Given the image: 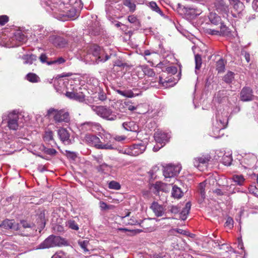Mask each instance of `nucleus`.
<instances>
[{
    "label": "nucleus",
    "mask_w": 258,
    "mask_h": 258,
    "mask_svg": "<svg viewBox=\"0 0 258 258\" xmlns=\"http://www.w3.org/2000/svg\"><path fill=\"white\" fill-rule=\"evenodd\" d=\"M155 140L157 143L160 144H163L161 147L154 146V151H157L161 147H163L166 143L168 142L170 138V135L168 133H166L162 131H157L154 134Z\"/></svg>",
    "instance_id": "423d86ee"
},
{
    "label": "nucleus",
    "mask_w": 258,
    "mask_h": 258,
    "mask_svg": "<svg viewBox=\"0 0 258 258\" xmlns=\"http://www.w3.org/2000/svg\"><path fill=\"white\" fill-rule=\"evenodd\" d=\"M98 98L101 101H104L106 99V95L104 93L100 92L98 93Z\"/></svg>",
    "instance_id": "6e6d98bb"
},
{
    "label": "nucleus",
    "mask_w": 258,
    "mask_h": 258,
    "mask_svg": "<svg viewBox=\"0 0 258 258\" xmlns=\"http://www.w3.org/2000/svg\"><path fill=\"white\" fill-rule=\"evenodd\" d=\"M57 134L60 141L64 144L69 145L71 143L70 135L66 128H60L57 131Z\"/></svg>",
    "instance_id": "f8f14e48"
},
{
    "label": "nucleus",
    "mask_w": 258,
    "mask_h": 258,
    "mask_svg": "<svg viewBox=\"0 0 258 258\" xmlns=\"http://www.w3.org/2000/svg\"><path fill=\"white\" fill-rule=\"evenodd\" d=\"M209 18L211 23L215 25L222 23L221 17L215 13H211Z\"/></svg>",
    "instance_id": "b1692460"
},
{
    "label": "nucleus",
    "mask_w": 258,
    "mask_h": 258,
    "mask_svg": "<svg viewBox=\"0 0 258 258\" xmlns=\"http://www.w3.org/2000/svg\"><path fill=\"white\" fill-rule=\"evenodd\" d=\"M100 207L102 210H108L109 209V206L107 205L104 202H100Z\"/></svg>",
    "instance_id": "bf43d9fd"
},
{
    "label": "nucleus",
    "mask_w": 258,
    "mask_h": 258,
    "mask_svg": "<svg viewBox=\"0 0 258 258\" xmlns=\"http://www.w3.org/2000/svg\"><path fill=\"white\" fill-rule=\"evenodd\" d=\"M0 226L6 229H12L16 230L18 228L17 223L14 220L6 219L1 223Z\"/></svg>",
    "instance_id": "f3484780"
},
{
    "label": "nucleus",
    "mask_w": 258,
    "mask_h": 258,
    "mask_svg": "<svg viewBox=\"0 0 258 258\" xmlns=\"http://www.w3.org/2000/svg\"><path fill=\"white\" fill-rule=\"evenodd\" d=\"M46 116H52L55 122L69 123L70 121V113L64 109H56L54 108H49L47 112Z\"/></svg>",
    "instance_id": "f03ea898"
},
{
    "label": "nucleus",
    "mask_w": 258,
    "mask_h": 258,
    "mask_svg": "<svg viewBox=\"0 0 258 258\" xmlns=\"http://www.w3.org/2000/svg\"><path fill=\"white\" fill-rule=\"evenodd\" d=\"M229 1L238 14L241 13L244 10V6L240 0H229Z\"/></svg>",
    "instance_id": "a211bd4d"
},
{
    "label": "nucleus",
    "mask_w": 258,
    "mask_h": 258,
    "mask_svg": "<svg viewBox=\"0 0 258 258\" xmlns=\"http://www.w3.org/2000/svg\"><path fill=\"white\" fill-rule=\"evenodd\" d=\"M232 179L234 182L239 185H241L244 181V178L241 175H234L232 177Z\"/></svg>",
    "instance_id": "473e14b6"
},
{
    "label": "nucleus",
    "mask_w": 258,
    "mask_h": 258,
    "mask_svg": "<svg viewBox=\"0 0 258 258\" xmlns=\"http://www.w3.org/2000/svg\"><path fill=\"white\" fill-rule=\"evenodd\" d=\"M104 50L97 45H92L88 51V53L85 56V59L90 63H98L100 62H105L110 58V56L106 54L105 58Z\"/></svg>",
    "instance_id": "f257e3e1"
},
{
    "label": "nucleus",
    "mask_w": 258,
    "mask_h": 258,
    "mask_svg": "<svg viewBox=\"0 0 258 258\" xmlns=\"http://www.w3.org/2000/svg\"><path fill=\"white\" fill-rule=\"evenodd\" d=\"M65 95L70 99H74L80 102H83L85 100V95L82 92L67 91Z\"/></svg>",
    "instance_id": "2eb2a0df"
},
{
    "label": "nucleus",
    "mask_w": 258,
    "mask_h": 258,
    "mask_svg": "<svg viewBox=\"0 0 258 258\" xmlns=\"http://www.w3.org/2000/svg\"><path fill=\"white\" fill-rule=\"evenodd\" d=\"M217 119H219L220 122L222 125L221 126V128H224L226 127V126L228 123V119H226L225 120H224L222 121L220 119L219 115H218L217 116Z\"/></svg>",
    "instance_id": "13d9d810"
},
{
    "label": "nucleus",
    "mask_w": 258,
    "mask_h": 258,
    "mask_svg": "<svg viewBox=\"0 0 258 258\" xmlns=\"http://www.w3.org/2000/svg\"><path fill=\"white\" fill-rule=\"evenodd\" d=\"M225 63L223 59L220 58L216 62V70L219 73H222L225 70Z\"/></svg>",
    "instance_id": "c756f323"
},
{
    "label": "nucleus",
    "mask_w": 258,
    "mask_h": 258,
    "mask_svg": "<svg viewBox=\"0 0 258 258\" xmlns=\"http://www.w3.org/2000/svg\"><path fill=\"white\" fill-rule=\"evenodd\" d=\"M196 70H200L202 64V59L201 55L197 54L195 56Z\"/></svg>",
    "instance_id": "e433bc0d"
},
{
    "label": "nucleus",
    "mask_w": 258,
    "mask_h": 258,
    "mask_svg": "<svg viewBox=\"0 0 258 258\" xmlns=\"http://www.w3.org/2000/svg\"><path fill=\"white\" fill-rule=\"evenodd\" d=\"M92 110L98 116L108 120L113 121L117 118V116L112 110L106 106L91 105Z\"/></svg>",
    "instance_id": "7ed1b4c3"
},
{
    "label": "nucleus",
    "mask_w": 258,
    "mask_h": 258,
    "mask_svg": "<svg viewBox=\"0 0 258 258\" xmlns=\"http://www.w3.org/2000/svg\"><path fill=\"white\" fill-rule=\"evenodd\" d=\"M79 244L81 247L84 249L85 251H88L89 250L87 249V247L89 244V241L88 240H83L79 241Z\"/></svg>",
    "instance_id": "49530a36"
},
{
    "label": "nucleus",
    "mask_w": 258,
    "mask_h": 258,
    "mask_svg": "<svg viewBox=\"0 0 258 258\" xmlns=\"http://www.w3.org/2000/svg\"><path fill=\"white\" fill-rule=\"evenodd\" d=\"M85 141L90 146L97 149L114 150L115 148L108 143L103 144L100 139L95 135L86 134L84 137Z\"/></svg>",
    "instance_id": "20e7f679"
},
{
    "label": "nucleus",
    "mask_w": 258,
    "mask_h": 258,
    "mask_svg": "<svg viewBox=\"0 0 258 258\" xmlns=\"http://www.w3.org/2000/svg\"><path fill=\"white\" fill-rule=\"evenodd\" d=\"M115 149H117V148H115ZM117 150L119 151V153L128 155L131 156V150H130V147H124V148H120V149H117Z\"/></svg>",
    "instance_id": "a18cd8bd"
},
{
    "label": "nucleus",
    "mask_w": 258,
    "mask_h": 258,
    "mask_svg": "<svg viewBox=\"0 0 258 258\" xmlns=\"http://www.w3.org/2000/svg\"><path fill=\"white\" fill-rule=\"evenodd\" d=\"M42 151L46 154L53 156L55 155L56 153V151L55 149L53 148H47L44 146H43L42 147Z\"/></svg>",
    "instance_id": "58836bf2"
},
{
    "label": "nucleus",
    "mask_w": 258,
    "mask_h": 258,
    "mask_svg": "<svg viewBox=\"0 0 258 258\" xmlns=\"http://www.w3.org/2000/svg\"><path fill=\"white\" fill-rule=\"evenodd\" d=\"M128 20L132 24H136L137 25H139V20L134 15L129 16L128 17Z\"/></svg>",
    "instance_id": "de8ad7c7"
},
{
    "label": "nucleus",
    "mask_w": 258,
    "mask_h": 258,
    "mask_svg": "<svg viewBox=\"0 0 258 258\" xmlns=\"http://www.w3.org/2000/svg\"><path fill=\"white\" fill-rule=\"evenodd\" d=\"M181 166L169 164L163 170V175L166 178H171L177 176L181 170Z\"/></svg>",
    "instance_id": "0eeeda50"
},
{
    "label": "nucleus",
    "mask_w": 258,
    "mask_h": 258,
    "mask_svg": "<svg viewBox=\"0 0 258 258\" xmlns=\"http://www.w3.org/2000/svg\"><path fill=\"white\" fill-rule=\"evenodd\" d=\"M206 33L210 35H219V33L218 30L212 29H208L206 30Z\"/></svg>",
    "instance_id": "603ef678"
},
{
    "label": "nucleus",
    "mask_w": 258,
    "mask_h": 258,
    "mask_svg": "<svg viewBox=\"0 0 258 258\" xmlns=\"http://www.w3.org/2000/svg\"><path fill=\"white\" fill-rule=\"evenodd\" d=\"M228 95V91L227 90H220L215 94L214 97L215 100L219 103H223L226 101Z\"/></svg>",
    "instance_id": "dca6fc26"
},
{
    "label": "nucleus",
    "mask_w": 258,
    "mask_h": 258,
    "mask_svg": "<svg viewBox=\"0 0 258 258\" xmlns=\"http://www.w3.org/2000/svg\"><path fill=\"white\" fill-rule=\"evenodd\" d=\"M220 30L219 31V35L228 36L230 35V29L223 23L220 25Z\"/></svg>",
    "instance_id": "c85d7f7f"
},
{
    "label": "nucleus",
    "mask_w": 258,
    "mask_h": 258,
    "mask_svg": "<svg viewBox=\"0 0 258 258\" xmlns=\"http://www.w3.org/2000/svg\"><path fill=\"white\" fill-rule=\"evenodd\" d=\"M49 40L54 46L59 48L64 47L67 44V41L65 39L60 36H50L49 37Z\"/></svg>",
    "instance_id": "ddd939ff"
},
{
    "label": "nucleus",
    "mask_w": 258,
    "mask_h": 258,
    "mask_svg": "<svg viewBox=\"0 0 258 258\" xmlns=\"http://www.w3.org/2000/svg\"><path fill=\"white\" fill-rule=\"evenodd\" d=\"M134 96V93L131 90L125 91L124 97L132 98Z\"/></svg>",
    "instance_id": "680f3d73"
},
{
    "label": "nucleus",
    "mask_w": 258,
    "mask_h": 258,
    "mask_svg": "<svg viewBox=\"0 0 258 258\" xmlns=\"http://www.w3.org/2000/svg\"><path fill=\"white\" fill-rule=\"evenodd\" d=\"M146 147L143 143L134 144L130 146L131 156H137L142 154L146 150Z\"/></svg>",
    "instance_id": "9b49d317"
},
{
    "label": "nucleus",
    "mask_w": 258,
    "mask_h": 258,
    "mask_svg": "<svg viewBox=\"0 0 258 258\" xmlns=\"http://www.w3.org/2000/svg\"><path fill=\"white\" fill-rule=\"evenodd\" d=\"M66 225L70 228L78 230L79 229V226L77 223L73 219H71L67 222Z\"/></svg>",
    "instance_id": "2f4dec72"
},
{
    "label": "nucleus",
    "mask_w": 258,
    "mask_h": 258,
    "mask_svg": "<svg viewBox=\"0 0 258 258\" xmlns=\"http://www.w3.org/2000/svg\"><path fill=\"white\" fill-rule=\"evenodd\" d=\"M149 7L151 9L159 14L161 16H163V12L160 10V9L158 7L157 4L154 2H151L149 3Z\"/></svg>",
    "instance_id": "c9c22d12"
},
{
    "label": "nucleus",
    "mask_w": 258,
    "mask_h": 258,
    "mask_svg": "<svg viewBox=\"0 0 258 258\" xmlns=\"http://www.w3.org/2000/svg\"><path fill=\"white\" fill-rule=\"evenodd\" d=\"M233 219L230 217H227V218L226 219V221L225 223V226L231 227L233 226Z\"/></svg>",
    "instance_id": "8fccbe9b"
},
{
    "label": "nucleus",
    "mask_w": 258,
    "mask_h": 258,
    "mask_svg": "<svg viewBox=\"0 0 258 258\" xmlns=\"http://www.w3.org/2000/svg\"><path fill=\"white\" fill-rule=\"evenodd\" d=\"M114 66H116L120 67H124L127 66V64L125 63H123L121 61L118 60L115 62Z\"/></svg>",
    "instance_id": "69168bd1"
},
{
    "label": "nucleus",
    "mask_w": 258,
    "mask_h": 258,
    "mask_svg": "<svg viewBox=\"0 0 258 258\" xmlns=\"http://www.w3.org/2000/svg\"><path fill=\"white\" fill-rule=\"evenodd\" d=\"M145 74L149 77H153L155 75L154 72L151 69H148L145 71Z\"/></svg>",
    "instance_id": "4d7b16f0"
},
{
    "label": "nucleus",
    "mask_w": 258,
    "mask_h": 258,
    "mask_svg": "<svg viewBox=\"0 0 258 258\" xmlns=\"http://www.w3.org/2000/svg\"><path fill=\"white\" fill-rule=\"evenodd\" d=\"M167 213H171L172 214L175 215L178 214L180 211V207L178 206H171L168 207Z\"/></svg>",
    "instance_id": "4c0bfd02"
},
{
    "label": "nucleus",
    "mask_w": 258,
    "mask_h": 258,
    "mask_svg": "<svg viewBox=\"0 0 258 258\" xmlns=\"http://www.w3.org/2000/svg\"><path fill=\"white\" fill-rule=\"evenodd\" d=\"M182 192L180 188L176 185L172 187V196L174 198L179 199L182 196Z\"/></svg>",
    "instance_id": "cd10ccee"
},
{
    "label": "nucleus",
    "mask_w": 258,
    "mask_h": 258,
    "mask_svg": "<svg viewBox=\"0 0 258 258\" xmlns=\"http://www.w3.org/2000/svg\"><path fill=\"white\" fill-rule=\"evenodd\" d=\"M66 153L67 157L69 158H71L73 160H75L77 157V155L74 152H72L69 151H66Z\"/></svg>",
    "instance_id": "864d4df0"
},
{
    "label": "nucleus",
    "mask_w": 258,
    "mask_h": 258,
    "mask_svg": "<svg viewBox=\"0 0 258 258\" xmlns=\"http://www.w3.org/2000/svg\"><path fill=\"white\" fill-rule=\"evenodd\" d=\"M56 9L58 10V11H62L65 12V11L63 10L64 8V3L61 2L58 5V7L56 6L55 7Z\"/></svg>",
    "instance_id": "0e129e2a"
},
{
    "label": "nucleus",
    "mask_w": 258,
    "mask_h": 258,
    "mask_svg": "<svg viewBox=\"0 0 258 258\" xmlns=\"http://www.w3.org/2000/svg\"><path fill=\"white\" fill-rule=\"evenodd\" d=\"M15 38L16 40L19 42H23L26 40L25 36L21 32H16L15 35Z\"/></svg>",
    "instance_id": "a19ab883"
},
{
    "label": "nucleus",
    "mask_w": 258,
    "mask_h": 258,
    "mask_svg": "<svg viewBox=\"0 0 258 258\" xmlns=\"http://www.w3.org/2000/svg\"><path fill=\"white\" fill-rule=\"evenodd\" d=\"M114 139L116 141L121 142L124 140L126 139V137L124 136H116Z\"/></svg>",
    "instance_id": "e2e57ef3"
},
{
    "label": "nucleus",
    "mask_w": 258,
    "mask_h": 258,
    "mask_svg": "<svg viewBox=\"0 0 258 258\" xmlns=\"http://www.w3.org/2000/svg\"><path fill=\"white\" fill-rule=\"evenodd\" d=\"M166 71L168 73L171 74H175L177 72V68L175 67L172 66L167 67L166 68Z\"/></svg>",
    "instance_id": "3c124183"
},
{
    "label": "nucleus",
    "mask_w": 258,
    "mask_h": 258,
    "mask_svg": "<svg viewBox=\"0 0 258 258\" xmlns=\"http://www.w3.org/2000/svg\"><path fill=\"white\" fill-rule=\"evenodd\" d=\"M191 208V204L190 202L186 203L184 208L180 213L179 218L183 220H185L187 218V215L188 214Z\"/></svg>",
    "instance_id": "4be33fe9"
},
{
    "label": "nucleus",
    "mask_w": 258,
    "mask_h": 258,
    "mask_svg": "<svg viewBox=\"0 0 258 258\" xmlns=\"http://www.w3.org/2000/svg\"><path fill=\"white\" fill-rule=\"evenodd\" d=\"M19 115L15 111L9 114L8 116V124L9 127L13 130H16L18 127V120Z\"/></svg>",
    "instance_id": "6e6552de"
},
{
    "label": "nucleus",
    "mask_w": 258,
    "mask_h": 258,
    "mask_svg": "<svg viewBox=\"0 0 258 258\" xmlns=\"http://www.w3.org/2000/svg\"><path fill=\"white\" fill-rule=\"evenodd\" d=\"M177 233L183 234V235H187L188 232L183 230L181 229H176L175 230Z\"/></svg>",
    "instance_id": "774afa93"
},
{
    "label": "nucleus",
    "mask_w": 258,
    "mask_h": 258,
    "mask_svg": "<svg viewBox=\"0 0 258 258\" xmlns=\"http://www.w3.org/2000/svg\"><path fill=\"white\" fill-rule=\"evenodd\" d=\"M217 246H218V247L220 249L223 250L225 251V252L231 251L232 249L231 246H230L229 245H228L226 243H223L221 244L218 243Z\"/></svg>",
    "instance_id": "ea45409f"
},
{
    "label": "nucleus",
    "mask_w": 258,
    "mask_h": 258,
    "mask_svg": "<svg viewBox=\"0 0 258 258\" xmlns=\"http://www.w3.org/2000/svg\"><path fill=\"white\" fill-rule=\"evenodd\" d=\"M18 228L16 230H19L20 232H24L22 229H31V224L27 222L26 221L22 220L19 224H17Z\"/></svg>",
    "instance_id": "bb28decb"
},
{
    "label": "nucleus",
    "mask_w": 258,
    "mask_h": 258,
    "mask_svg": "<svg viewBox=\"0 0 258 258\" xmlns=\"http://www.w3.org/2000/svg\"><path fill=\"white\" fill-rule=\"evenodd\" d=\"M214 8L220 13L227 15L229 7L223 0H216L214 3Z\"/></svg>",
    "instance_id": "1a4fd4ad"
},
{
    "label": "nucleus",
    "mask_w": 258,
    "mask_h": 258,
    "mask_svg": "<svg viewBox=\"0 0 258 258\" xmlns=\"http://www.w3.org/2000/svg\"><path fill=\"white\" fill-rule=\"evenodd\" d=\"M234 73L232 72H228L224 77L223 80L227 84L231 83L234 79Z\"/></svg>",
    "instance_id": "f704fd0d"
},
{
    "label": "nucleus",
    "mask_w": 258,
    "mask_h": 258,
    "mask_svg": "<svg viewBox=\"0 0 258 258\" xmlns=\"http://www.w3.org/2000/svg\"><path fill=\"white\" fill-rule=\"evenodd\" d=\"M108 187L110 189L118 190L120 188V185L115 181H111L108 184Z\"/></svg>",
    "instance_id": "79ce46f5"
},
{
    "label": "nucleus",
    "mask_w": 258,
    "mask_h": 258,
    "mask_svg": "<svg viewBox=\"0 0 258 258\" xmlns=\"http://www.w3.org/2000/svg\"><path fill=\"white\" fill-rule=\"evenodd\" d=\"M27 80L31 83H38L40 81V78L35 74L32 73H28L25 77Z\"/></svg>",
    "instance_id": "a878e982"
},
{
    "label": "nucleus",
    "mask_w": 258,
    "mask_h": 258,
    "mask_svg": "<svg viewBox=\"0 0 258 258\" xmlns=\"http://www.w3.org/2000/svg\"><path fill=\"white\" fill-rule=\"evenodd\" d=\"M210 157L209 156H203L202 157L195 158L194 160V165L197 168H200V164H206L210 161Z\"/></svg>",
    "instance_id": "aec40b11"
},
{
    "label": "nucleus",
    "mask_w": 258,
    "mask_h": 258,
    "mask_svg": "<svg viewBox=\"0 0 258 258\" xmlns=\"http://www.w3.org/2000/svg\"><path fill=\"white\" fill-rule=\"evenodd\" d=\"M252 7L254 11L258 12V0H253Z\"/></svg>",
    "instance_id": "052dcab7"
},
{
    "label": "nucleus",
    "mask_w": 258,
    "mask_h": 258,
    "mask_svg": "<svg viewBox=\"0 0 258 258\" xmlns=\"http://www.w3.org/2000/svg\"><path fill=\"white\" fill-rule=\"evenodd\" d=\"M62 244V239L59 236L51 235L36 247V249H45L59 246Z\"/></svg>",
    "instance_id": "39448f33"
},
{
    "label": "nucleus",
    "mask_w": 258,
    "mask_h": 258,
    "mask_svg": "<svg viewBox=\"0 0 258 258\" xmlns=\"http://www.w3.org/2000/svg\"><path fill=\"white\" fill-rule=\"evenodd\" d=\"M150 209H152L153 213L157 217H161L164 214L165 210L163 206L159 204L156 202L152 203L150 206Z\"/></svg>",
    "instance_id": "4468645a"
},
{
    "label": "nucleus",
    "mask_w": 258,
    "mask_h": 258,
    "mask_svg": "<svg viewBox=\"0 0 258 258\" xmlns=\"http://www.w3.org/2000/svg\"><path fill=\"white\" fill-rule=\"evenodd\" d=\"M47 56L44 53H42L39 57V59L42 63H46L47 64Z\"/></svg>",
    "instance_id": "5fc2aeb1"
},
{
    "label": "nucleus",
    "mask_w": 258,
    "mask_h": 258,
    "mask_svg": "<svg viewBox=\"0 0 258 258\" xmlns=\"http://www.w3.org/2000/svg\"><path fill=\"white\" fill-rule=\"evenodd\" d=\"M240 110V108L239 106L236 105L231 111V113H237Z\"/></svg>",
    "instance_id": "338daca9"
},
{
    "label": "nucleus",
    "mask_w": 258,
    "mask_h": 258,
    "mask_svg": "<svg viewBox=\"0 0 258 258\" xmlns=\"http://www.w3.org/2000/svg\"><path fill=\"white\" fill-rule=\"evenodd\" d=\"M205 187H206V182L205 181L202 182L199 184L198 190L199 193L201 195V197L202 200H204L205 199L206 195H205Z\"/></svg>",
    "instance_id": "7c9ffc66"
},
{
    "label": "nucleus",
    "mask_w": 258,
    "mask_h": 258,
    "mask_svg": "<svg viewBox=\"0 0 258 258\" xmlns=\"http://www.w3.org/2000/svg\"><path fill=\"white\" fill-rule=\"evenodd\" d=\"M66 61V60L64 58L62 57H58L57 59H55L53 61H49V62H47L48 65H51L54 63H58V64H61L64 63Z\"/></svg>",
    "instance_id": "c03bdc74"
},
{
    "label": "nucleus",
    "mask_w": 258,
    "mask_h": 258,
    "mask_svg": "<svg viewBox=\"0 0 258 258\" xmlns=\"http://www.w3.org/2000/svg\"><path fill=\"white\" fill-rule=\"evenodd\" d=\"M9 21V17L7 15L0 16V25L4 26Z\"/></svg>",
    "instance_id": "09e8293b"
},
{
    "label": "nucleus",
    "mask_w": 258,
    "mask_h": 258,
    "mask_svg": "<svg viewBox=\"0 0 258 258\" xmlns=\"http://www.w3.org/2000/svg\"><path fill=\"white\" fill-rule=\"evenodd\" d=\"M253 92L249 87H244L240 92V99L242 101H250L253 100Z\"/></svg>",
    "instance_id": "9d476101"
},
{
    "label": "nucleus",
    "mask_w": 258,
    "mask_h": 258,
    "mask_svg": "<svg viewBox=\"0 0 258 258\" xmlns=\"http://www.w3.org/2000/svg\"><path fill=\"white\" fill-rule=\"evenodd\" d=\"M53 133L52 131L48 130L45 131L43 136V139L45 142H49L53 140Z\"/></svg>",
    "instance_id": "72a5a7b5"
},
{
    "label": "nucleus",
    "mask_w": 258,
    "mask_h": 258,
    "mask_svg": "<svg viewBox=\"0 0 258 258\" xmlns=\"http://www.w3.org/2000/svg\"><path fill=\"white\" fill-rule=\"evenodd\" d=\"M123 5L129 8L132 11H134L136 9V5L132 3L131 0H123Z\"/></svg>",
    "instance_id": "37998d69"
},
{
    "label": "nucleus",
    "mask_w": 258,
    "mask_h": 258,
    "mask_svg": "<svg viewBox=\"0 0 258 258\" xmlns=\"http://www.w3.org/2000/svg\"><path fill=\"white\" fill-rule=\"evenodd\" d=\"M164 186V184L163 183L156 182L152 185L151 189L155 195H159V191L163 190Z\"/></svg>",
    "instance_id": "5701e85b"
},
{
    "label": "nucleus",
    "mask_w": 258,
    "mask_h": 258,
    "mask_svg": "<svg viewBox=\"0 0 258 258\" xmlns=\"http://www.w3.org/2000/svg\"><path fill=\"white\" fill-rule=\"evenodd\" d=\"M22 59L24 60V63L31 64L33 61L37 59L36 55L34 54H26L22 56Z\"/></svg>",
    "instance_id": "393cba45"
},
{
    "label": "nucleus",
    "mask_w": 258,
    "mask_h": 258,
    "mask_svg": "<svg viewBox=\"0 0 258 258\" xmlns=\"http://www.w3.org/2000/svg\"><path fill=\"white\" fill-rule=\"evenodd\" d=\"M122 125L127 131L136 132L139 130L138 125L133 121L124 122L122 123Z\"/></svg>",
    "instance_id": "6ab92c4d"
},
{
    "label": "nucleus",
    "mask_w": 258,
    "mask_h": 258,
    "mask_svg": "<svg viewBox=\"0 0 258 258\" xmlns=\"http://www.w3.org/2000/svg\"><path fill=\"white\" fill-rule=\"evenodd\" d=\"M83 125L88 130H92L94 131L95 130H99L101 125L98 123L92 122H86L83 123Z\"/></svg>",
    "instance_id": "412c9836"
}]
</instances>
